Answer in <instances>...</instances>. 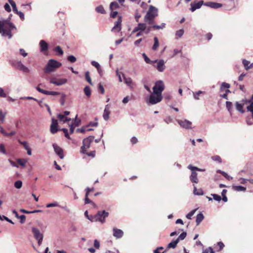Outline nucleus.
<instances>
[{
    "instance_id": "3",
    "label": "nucleus",
    "mask_w": 253,
    "mask_h": 253,
    "mask_svg": "<svg viewBox=\"0 0 253 253\" xmlns=\"http://www.w3.org/2000/svg\"><path fill=\"white\" fill-rule=\"evenodd\" d=\"M109 215V212L105 210L98 211L97 213L93 216V219H88L92 222L93 221H99L102 223H104L105 222V218Z\"/></svg>"
},
{
    "instance_id": "25",
    "label": "nucleus",
    "mask_w": 253,
    "mask_h": 253,
    "mask_svg": "<svg viewBox=\"0 0 253 253\" xmlns=\"http://www.w3.org/2000/svg\"><path fill=\"white\" fill-rule=\"evenodd\" d=\"M243 106L244 104L240 103L238 101L235 103L236 109L242 114H243L245 112L244 110H243Z\"/></svg>"
},
{
    "instance_id": "11",
    "label": "nucleus",
    "mask_w": 253,
    "mask_h": 253,
    "mask_svg": "<svg viewBox=\"0 0 253 253\" xmlns=\"http://www.w3.org/2000/svg\"><path fill=\"white\" fill-rule=\"evenodd\" d=\"M205 2L204 0H202L196 2L194 1L190 3V10L192 12L195 11L198 9H200L203 5H205Z\"/></svg>"
},
{
    "instance_id": "21",
    "label": "nucleus",
    "mask_w": 253,
    "mask_h": 253,
    "mask_svg": "<svg viewBox=\"0 0 253 253\" xmlns=\"http://www.w3.org/2000/svg\"><path fill=\"white\" fill-rule=\"evenodd\" d=\"M110 114V106L109 105L107 104L105 107L103 114V118L105 121H107L109 119Z\"/></svg>"
},
{
    "instance_id": "20",
    "label": "nucleus",
    "mask_w": 253,
    "mask_h": 253,
    "mask_svg": "<svg viewBox=\"0 0 253 253\" xmlns=\"http://www.w3.org/2000/svg\"><path fill=\"white\" fill-rule=\"evenodd\" d=\"M113 231V236L116 238L119 239L123 237L124 232L122 230L114 228Z\"/></svg>"
},
{
    "instance_id": "26",
    "label": "nucleus",
    "mask_w": 253,
    "mask_h": 253,
    "mask_svg": "<svg viewBox=\"0 0 253 253\" xmlns=\"http://www.w3.org/2000/svg\"><path fill=\"white\" fill-rule=\"evenodd\" d=\"M204 216L201 212L198 213L196 216V225H199L202 221L204 219Z\"/></svg>"
},
{
    "instance_id": "24",
    "label": "nucleus",
    "mask_w": 253,
    "mask_h": 253,
    "mask_svg": "<svg viewBox=\"0 0 253 253\" xmlns=\"http://www.w3.org/2000/svg\"><path fill=\"white\" fill-rule=\"evenodd\" d=\"M120 8L119 4L116 1H113L110 3L109 5V9L111 11H117Z\"/></svg>"
},
{
    "instance_id": "23",
    "label": "nucleus",
    "mask_w": 253,
    "mask_h": 253,
    "mask_svg": "<svg viewBox=\"0 0 253 253\" xmlns=\"http://www.w3.org/2000/svg\"><path fill=\"white\" fill-rule=\"evenodd\" d=\"M191 170V174L190 176V180L194 183H198V178L197 177V173L194 170Z\"/></svg>"
},
{
    "instance_id": "51",
    "label": "nucleus",
    "mask_w": 253,
    "mask_h": 253,
    "mask_svg": "<svg viewBox=\"0 0 253 253\" xmlns=\"http://www.w3.org/2000/svg\"><path fill=\"white\" fill-rule=\"evenodd\" d=\"M0 152L3 154H6V151L4 147V145L3 143H1L0 144Z\"/></svg>"
},
{
    "instance_id": "15",
    "label": "nucleus",
    "mask_w": 253,
    "mask_h": 253,
    "mask_svg": "<svg viewBox=\"0 0 253 253\" xmlns=\"http://www.w3.org/2000/svg\"><path fill=\"white\" fill-rule=\"evenodd\" d=\"M50 130L51 133L53 134H54L58 131V122L57 120L55 119H52V122L50 127Z\"/></svg>"
},
{
    "instance_id": "4",
    "label": "nucleus",
    "mask_w": 253,
    "mask_h": 253,
    "mask_svg": "<svg viewBox=\"0 0 253 253\" xmlns=\"http://www.w3.org/2000/svg\"><path fill=\"white\" fill-rule=\"evenodd\" d=\"M62 65L61 63L58 62L55 60L50 59L48 61L46 66L44 68L45 73H50L54 71L55 69L60 67Z\"/></svg>"
},
{
    "instance_id": "18",
    "label": "nucleus",
    "mask_w": 253,
    "mask_h": 253,
    "mask_svg": "<svg viewBox=\"0 0 253 253\" xmlns=\"http://www.w3.org/2000/svg\"><path fill=\"white\" fill-rule=\"evenodd\" d=\"M154 62H158L156 68L159 72H163L165 69V62L163 60L161 59L159 61L157 60H155Z\"/></svg>"
},
{
    "instance_id": "37",
    "label": "nucleus",
    "mask_w": 253,
    "mask_h": 253,
    "mask_svg": "<svg viewBox=\"0 0 253 253\" xmlns=\"http://www.w3.org/2000/svg\"><path fill=\"white\" fill-rule=\"evenodd\" d=\"M54 51H55L58 55H62L63 54V51L60 46H57L54 48Z\"/></svg>"
},
{
    "instance_id": "22",
    "label": "nucleus",
    "mask_w": 253,
    "mask_h": 253,
    "mask_svg": "<svg viewBox=\"0 0 253 253\" xmlns=\"http://www.w3.org/2000/svg\"><path fill=\"white\" fill-rule=\"evenodd\" d=\"M41 51L43 52L47 50L48 48V44L44 40H41L40 42Z\"/></svg>"
},
{
    "instance_id": "55",
    "label": "nucleus",
    "mask_w": 253,
    "mask_h": 253,
    "mask_svg": "<svg viewBox=\"0 0 253 253\" xmlns=\"http://www.w3.org/2000/svg\"><path fill=\"white\" fill-rule=\"evenodd\" d=\"M66 95L65 94H61V97L60 99V102L62 106L64 105L65 103V99L66 98Z\"/></svg>"
},
{
    "instance_id": "52",
    "label": "nucleus",
    "mask_w": 253,
    "mask_h": 253,
    "mask_svg": "<svg viewBox=\"0 0 253 253\" xmlns=\"http://www.w3.org/2000/svg\"><path fill=\"white\" fill-rule=\"evenodd\" d=\"M67 59L71 63H74L76 61V58L73 55H70L68 57Z\"/></svg>"
},
{
    "instance_id": "46",
    "label": "nucleus",
    "mask_w": 253,
    "mask_h": 253,
    "mask_svg": "<svg viewBox=\"0 0 253 253\" xmlns=\"http://www.w3.org/2000/svg\"><path fill=\"white\" fill-rule=\"evenodd\" d=\"M18 142L20 144L23 145L26 150L30 147L27 141H21V140H19Z\"/></svg>"
},
{
    "instance_id": "56",
    "label": "nucleus",
    "mask_w": 253,
    "mask_h": 253,
    "mask_svg": "<svg viewBox=\"0 0 253 253\" xmlns=\"http://www.w3.org/2000/svg\"><path fill=\"white\" fill-rule=\"evenodd\" d=\"M18 219H20V222L21 223V224H23L25 222V219H26V216L25 215H19L18 218Z\"/></svg>"
},
{
    "instance_id": "36",
    "label": "nucleus",
    "mask_w": 253,
    "mask_h": 253,
    "mask_svg": "<svg viewBox=\"0 0 253 253\" xmlns=\"http://www.w3.org/2000/svg\"><path fill=\"white\" fill-rule=\"evenodd\" d=\"M233 189L237 191H245L246 188L242 186H233Z\"/></svg>"
},
{
    "instance_id": "54",
    "label": "nucleus",
    "mask_w": 253,
    "mask_h": 253,
    "mask_svg": "<svg viewBox=\"0 0 253 253\" xmlns=\"http://www.w3.org/2000/svg\"><path fill=\"white\" fill-rule=\"evenodd\" d=\"M202 93H203V91H202L201 90H199L197 92L194 93H193L194 98L196 100H199V96L200 95V94H202Z\"/></svg>"
},
{
    "instance_id": "47",
    "label": "nucleus",
    "mask_w": 253,
    "mask_h": 253,
    "mask_svg": "<svg viewBox=\"0 0 253 253\" xmlns=\"http://www.w3.org/2000/svg\"><path fill=\"white\" fill-rule=\"evenodd\" d=\"M197 209H194V210H192L190 212H189L186 216V217L189 219H191V217L194 215V214L195 213V211H196Z\"/></svg>"
},
{
    "instance_id": "60",
    "label": "nucleus",
    "mask_w": 253,
    "mask_h": 253,
    "mask_svg": "<svg viewBox=\"0 0 253 253\" xmlns=\"http://www.w3.org/2000/svg\"><path fill=\"white\" fill-rule=\"evenodd\" d=\"M16 14L19 15V16L20 17V19L22 20H24V19H25L24 14L22 12L18 11V12Z\"/></svg>"
},
{
    "instance_id": "31",
    "label": "nucleus",
    "mask_w": 253,
    "mask_h": 253,
    "mask_svg": "<svg viewBox=\"0 0 253 253\" xmlns=\"http://www.w3.org/2000/svg\"><path fill=\"white\" fill-rule=\"evenodd\" d=\"M95 11L98 13L101 14H105L106 11L104 9L103 6L102 5H100L98 6H97L95 8Z\"/></svg>"
},
{
    "instance_id": "16",
    "label": "nucleus",
    "mask_w": 253,
    "mask_h": 253,
    "mask_svg": "<svg viewBox=\"0 0 253 253\" xmlns=\"http://www.w3.org/2000/svg\"><path fill=\"white\" fill-rule=\"evenodd\" d=\"M122 21V17L119 16L117 20L115 23V25L112 29L111 31H116L117 32H120L121 30V23Z\"/></svg>"
},
{
    "instance_id": "29",
    "label": "nucleus",
    "mask_w": 253,
    "mask_h": 253,
    "mask_svg": "<svg viewBox=\"0 0 253 253\" xmlns=\"http://www.w3.org/2000/svg\"><path fill=\"white\" fill-rule=\"evenodd\" d=\"M122 76L124 78L125 83L128 86H130L132 83V80L130 78H126L124 74H122Z\"/></svg>"
},
{
    "instance_id": "7",
    "label": "nucleus",
    "mask_w": 253,
    "mask_h": 253,
    "mask_svg": "<svg viewBox=\"0 0 253 253\" xmlns=\"http://www.w3.org/2000/svg\"><path fill=\"white\" fill-rule=\"evenodd\" d=\"M162 95L155 93H151L149 98V103L151 105L156 104L160 102L162 99Z\"/></svg>"
},
{
    "instance_id": "2",
    "label": "nucleus",
    "mask_w": 253,
    "mask_h": 253,
    "mask_svg": "<svg viewBox=\"0 0 253 253\" xmlns=\"http://www.w3.org/2000/svg\"><path fill=\"white\" fill-rule=\"evenodd\" d=\"M158 16V9L154 6L151 5L148 11L144 17V21L148 24H152L154 18Z\"/></svg>"
},
{
    "instance_id": "35",
    "label": "nucleus",
    "mask_w": 253,
    "mask_h": 253,
    "mask_svg": "<svg viewBox=\"0 0 253 253\" xmlns=\"http://www.w3.org/2000/svg\"><path fill=\"white\" fill-rule=\"evenodd\" d=\"M230 85L229 84L223 82L222 83V84L221 85L220 91H223L224 89H228L230 87Z\"/></svg>"
},
{
    "instance_id": "57",
    "label": "nucleus",
    "mask_w": 253,
    "mask_h": 253,
    "mask_svg": "<svg viewBox=\"0 0 253 253\" xmlns=\"http://www.w3.org/2000/svg\"><path fill=\"white\" fill-rule=\"evenodd\" d=\"M91 64L95 67L97 69L98 68H99V67H100V65H99V64L96 62V61H92L91 62Z\"/></svg>"
},
{
    "instance_id": "28",
    "label": "nucleus",
    "mask_w": 253,
    "mask_h": 253,
    "mask_svg": "<svg viewBox=\"0 0 253 253\" xmlns=\"http://www.w3.org/2000/svg\"><path fill=\"white\" fill-rule=\"evenodd\" d=\"M154 43L152 46V49L154 51L157 50L158 46H159V42L158 38L157 37L154 38Z\"/></svg>"
},
{
    "instance_id": "19",
    "label": "nucleus",
    "mask_w": 253,
    "mask_h": 253,
    "mask_svg": "<svg viewBox=\"0 0 253 253\" xmlns=\"http://www.w3.org/2000/svg\"><path fill=\"white\" fill-rule=\"evenodd\" d=\"M146 29V25L145 23H140L138 26L134 28L132 33L133 34L137 31H144Z\"/></svg>"
},
{
    "instance_id": "44",
    "label": "nucleus",
    "mask_w": 253,
    "mask_h": 253,
    "mask_svg": "<svg viewBox=\"0 0 253 253\" xmlns=\"http://www.w3.org/2000/svg\"><path fill=\"white\" fill-rule=\"evenodd\" d=\"M142 56L144 58V59L145 60V61L146 62V63H148V64H151L154 61H151L148 57V56L146 55L145 53H143L142 54Z\"/></svg>"
},
{
    "instance_id": "49",
    "label": "nucleus",
    "mask_w": 253,
    "mask_h": 253,
    "mask_svg": "<svg viewBox=\"0 0 253 253\" xmlns=\"http://www.w3.org/2000/svg\"><path fill=\"white\" fill-rule=\"evenodd\" d=\"M211 195L213 197V199L216 201H220L221 200V196L217 194H211Z\"/></svg>"
},
{
    "instance_id": "48",
    "label": "nucleus",
    "mask_w": 253,
    "mask_h": 253,
    "mask_svg": "<svg viewBox=\"0 0 253 253\" xmlns=\"http://www.w3.org/2000/svg\"><path fill=\"white\" fill-rule=\"evenodd\" d=\"M3 219L6 220L7 221H8V222H9L11 224H14L13 222L11 219L7 218L6 216H5L4 215L1 216V215H0V220H3Z\"/></svg>"
},
{
    "instance_id": "33",
    "label": "nucleus",
    "mask_w": 253,
    "mask_h": 253,
    "mask_svg": "<svg viewBox=\"0 0 253 253\" xmlns=\"http://www.w3.org/2000/svg\"><path fill=\"white\" fill-rule=\"evenodd\" d=\"M166 23H162L160 25H158L156 24L153 25V29L154 30H162L166 27Z\"/></svg>"
},
{
    "instance_id": "53",
    "label": "nucleus",
    "mask_w": 253,
    "mask_h": 253,
    "mask_svg": "<svg viewBox=\"0 0 253 253\" xmlns=\"http://www.w3.org/2000/svg\"><path fill=\"white\" fill-rule=\"evenodd\" d=\"M17 163L21 166L24 167L27 161L25 160H22L21 159H18L17 160Z\"/></svg>"
},
{
    "instance_id": "8",
    "label": "nucleus",
    "mask_w": 253,
    "mask_h": 253,
    "mask_svg": "<svg viewBox=\"0 0 253 253\" xmlns=\"http://www.w3.org/2000/svg\"><path fill=\"white\" fill-rule=\"evenodd\" d=\"M11 64L13 67L24 73H27L30 72L28 68L23 65L21 61L13 60Z\"/></svg>"
},
{
    "instance_id": "39",
    "label": "nucleus",
    "mask_w": 253,
    "mask_h": 253,
    "mask_svg": "<svg viewBox=\"0 0 253 253\" xmlns=\"http://www.w3.org/2000/svg\"><path fill=\"white\" fill-rule=\"evenodd\" d=\"M81 120L78 119V115H77L75 118L73 120V124L75 126H79L81 123Z\"/></svg>"
},
{
    "instance_id": "13",
    "label": "nucleus",
    "mask_w": 253,
    "mask_h": 253,
    "mask_svg": "<svg viewBox=\"0 0 253 253\" xmlns=\"http://www.w3.org/2000/svg\"><path fill=\"white\" fill-rule=\"evenodd\" d=\"M67 82V80L65 78L62 79H56V78H52L50 80V83L51 84H55L58 86L61 85L66 84Z\"/></svg>"
},
{
    "instance_id": "45",
    "label": "nucleus",
    "mask_w": 253,
    "mask_h": 253,
    "mask_svg": "<svg viewBox=\"0 0 253 253\" xmlns=\"http://www.w3.org/2000/svg\"><path fill=\"white\" fill-rule=\"evenodd\" d=\"M14 186L17 189H20L22 186V182L21 180H17L14 183Z\"/></svg>"
},
{
    "instance_id": "43",
    "label": "nucleus",
    "mask_w": 253,
    "mask_h": 253,
    "mask_svg": "<svg viewBox=\"0 0 253 253\" xmlns=\"http://www.w3.org/2000/svg\"><path fill=\"white\" fill-rule=\"evenodd\" d=\"M54 207H59V205L57 202H54L53 203H49L46 205V208H52Z\"/></svg>"
},
{
    "instance_id": "38",
    "label": "nucleus",
    "mask_w": 253,
    "mask_h": 253,
    "mask_svg": "<svg viewBox=\"0 0 253 253\" xmlns=\"http://www.w3.org/2000/svg\"><path fill=\"white\" fill-rule=\"evenodd\" d=\"M85 78L86 81L90 84L92 85V83L91 82V78L89 76V72L88 71H86L85 73Z\"/></svg>"
},
{
    "instance_id": "9",
    "label": "nucleus",
    "mask_w": 253,
    "mask_h": 253,
    "mask_svg": "<svg viewBox=\"0 0 253 253\" xmlns=\"http://www.w3.org/2000/svg\"><path fill=\"white\" fill-rule=\"evenodd\" d=\"M165 86L163 81L159 80L156 82L155 85L153 87V92L156 93L162 94V92L164 90Z\"/></svg>"
},
{
    "instance_id": "64",
    "label": "nucleus",
    "mask_w": 253,
    "mask_h": 253,
    "mask_svg": "<svg viewBox=\"0 0 253 253\" xmlns=\"http://www.w3.org/2000/svg\"><path fill=\"white\" fill-rule=\"evenodd\" d=\"M4 8L5 10L8 12H9L11 11V8H10L9 4L7 3L4 4Z\"/></svg>"
},
{
    "instance_id": "6",
    "label": "nucleus",
    "mask_w": 253,
    "mask_h": 253,
    "mask_svg": "<svg viewBox=\"0 0 253 253\" xmlns=\"http://www.w3.org/2000/svg\"><path fill=\"white\" fill-rule=\"evenodd\" d=\"M32 232L34 235V238L38 242L39 246H41L43 238V234L40 232V230L35 227L32 228Z\"/></svg>"
},
{
    "instance_id": "30",
    "label": "nucleus",
    "mask_w": 253,
    "mask_h": 253,
    "mask_svg": "<svg viewBox=\"0 0 253 253\" xmlns=\"http://www.w3.org/2000/svg\"><path fill=\"white\" fill-rule=\"evenodd\" d=\"M84 91L85 95L88 97H90L91 95V89L89 86H85L84 89Z\"/></svg>"
},
{
    "instance_id": "40",
    "label": "nucleus",
    "mask_w": 253,
    "mask_h": 253,
    "mask_svg": "<svg viewBox=\"0 0 253 253\" xmlns=\"http://www.w3.org/2000/svg\"><path fill=\"white\" fill-rule=\"evenodd\" d=\"M243 64L244 65V66L245 67V68L246 70H248L250 69V66H249L250 64V62L246 59H243L242 61Z\"/></svg>"
},
{
    "instance_id": "27",
    "label": "nucleus",
    "mask_w": 253,
    "mask_h": 253,
    "mask_svg": "<svg viewBox=\"0 0 253 253\" xmlns=\"http://www.w3.org/2000/svg\"><path fill=\"white\" fill-rule=\"evenodd\" d=\"M178 243V242L176 240L172 241V242H171L168 245L166 250H168V249H169L170 248H172V249L175 248Z\"/></svg>"
},
{
    "instance_id": "5",
    "label": "nucleus",
    "mask_w": 253,
    "mask_h": 253,
    "mask_svg": "<svg viewBox=\"0 0 253 253\" xmlns=\"http://www.w3.org/2000/svg\"><path fill=\"white\" fill-rule=\"evenodd\" d=\"M94 137L90 135L84 139L83 141V146L81 147V152L86 153V149L90 147V143L93 141Z\"/></svg>"
},
{
    "instance_id": "63",
    "label": "nucleus",
    "mask_w": 253,
    "mask_h": 253,
    "mask_svg": "<svg viewBox=\"0 0 253 253\" xmlns=\"http://www.w3.org/2000/svg\"><path fill=\"white\" fill-rule=\"evenodd\" d=\"M19 51H20V54L23 57H26L28 54L26 52L25 50L23 48H20L19 49Z\"/></svg>"
},
{
    "instance_id": "34",
    "label": "nucleus",
    "mask_w": 253,
    "mask_h": 253,
    "mask_svg": "<svg viewBox=\"0 0 253 253\" xmlns=\"http://www.w3.org/2000/svg\"><path fill=\"white\" fill-rule=\"evenodd\" d=\"M226 106L228 110V111L229 112L230 115L232 116V103L230 101H226Z\"/></svg>"
},
{
    "instance_id": "42",
    "label": "nucleus",
    "mask_w": 253,
    "mask_h": 253,
    "mask_svg": "<svg viewBox=\"0 0 253 253\" xmlns=\"http://www.w3.org/2000/svg\"><path fill=\"white\" fill-rule=\"evenodd\" d=\"M186 235H187V233H186V232H182V233H181V234H180V235L179 236V237H178L177 238V239H176V240H177V241H178V242H179V241L180 240H184V239L185 238V237H186Z\"/></svg>"
},
{
    "instance_id": "41",
    "label": "nucleus",
    "mask_w": 253,
    "mask_h": 253,
    "mask_svg": "<svg viewBox=\"0 0 253 253\" xmlns=\"http://www.w3.org/2000/svg\"><path fill=\"white\" fill-rule=\"evenodd\" d=\"M188 169H190V170H198V171H205V169H201L200 168H198L196 167H194V166H192L191 165H190L188 166Z\"/></svg>"
},
{
    "instance_id": "12",
    "label": "nucleus",
    "mask_w": 253,
    "mask_h": 253,
    "mask_svg": "<svg viewBox=\"0 0 253 253\" xmlns=\"http://www.w3.org/2000/svg\"><path fill=\"white\" fill-rule=\"evenodd\" d=\"M177 122L182 128L185 129H191L192 128V122L187 120H178Z\"/></svg>"
},
{
    "instance_id": "14",
    "label": "nucleus",
    "mask_w": 253,
    "mask_h": 253,
    "mask_svg": "<svg viewBox=\"0 0 253 253\" xmlns=\"http://www.w3.org/2000/svg\"><path fill=\"white\" fill-rule=\"evenodd\" d=\"M52 146L55 153L59 156L61 159H63L64 157L63 149L55 143L52 144Z\"/></svg>"
},
{
    "instance_id": "1",
    "label": "nucleus",
    "mask_w": 253,
    "mask_h": 253,
    "mask_svg": "<svg viewBox=\"0 0 253 253\" xmlns=\"http://www.w3.org/2000/svg\"><path fill=\"white\" fill-rule=\"evenodd\" d=\"M13 29L16 30L15 26L11 23L9 19L0 20V33L2 36H8V39L12 37L11 31Z\"/></svg>"
},
{
    "instance_id": "50",
    "label": "nucleus",
    "mask_w": 253,
    "mask_h": 253,
    "mask_svg": "<svg viewBox=\"0 0 253 253\" xmlns=\"http://www.w3.org/2000/svg\"><path fill=\"white\" fill-rule=\"evenodd\" d=\"M184 30L183 29H180L178 31H177L176 32V36L179 38L181 37L184 34Z\"/></svg>"
},
{
    "instance_id": "17",
    "label": "nucleus",
    "mask_w": 253,
    "mask_h": 253,
    "mask_svg": "<svg viewBox=\"0 0 253 253\" xmlns=\"http://www.w3.org/2000/svg\"><path fill=\"white\" fill-rule=\"evenodd\" d=\"M205 5L213 9H218L222 6L221 3L211 1L205 2Z\"/></svg>"
},
{
    "instance_id": "32",
    "label": "nucleus",
    "mask_w": 253,
    "mask_h": 253,
    "mask_svg": "<svg viewBox=\"0 0 253 253\" xmlns=\"http://www.w3.org/2000/svg\"><path fill=\"white\" fill-rule=\"evenodd\" d=\"M193 193L195 195L200 196V195H204V192H203L202 189H197L195 186L194 187Z\"/></svg>"
},
{
    "instance_id": "62",
    "label": "nucleus",
    "mask_w": 253,
    "mask_h": 253,
    "mask_svg": "<svg viewBox=\"0 0 253 253\" xmlns=\"http://www.w3.org/2000/svg\"><path fill=\"white\" fill-rule=\"evenodd\" d=\"M62 131H63L64 133V135H65V136L68 138V139H70V137L69 135V134H68V130L67 128H63L62 129Z\"/></svg>"
},
{
    "instance_id": "61",
    "label": "nucleus",
    "mask_w": 253,
    "mask_h": 253,
    "mask_svg": "<svg viewBox=\"0 0 253 253\" xmlns=\"http://www.w3.org/2000/svg\"><path fill=\"white\" fill-rule=\"evenodd\" d=\"M153 29V25L151 26L146 27V29L144 30L146 34H148Z\"/></svg>"
},
{
    "instance_id": "10",
    "label": "nucleus",
    "mask_w": 253,
    "mask_h": 253,
    "mask_svg": "<svg viewBox=\"0 0 253 253\" xmlns=\"http://www.w3.org/2000/svg\"><path fill=\"white\" fill-rule=\"evenodd\" d=\"M40 86L44 87V85L42 84H40L36 87V89L40 93L45 95H58L60 94L59 92L54 91H47L42 89Z\"/></svg>"
},
{
    "instance_id": "58",
    "label": "nucleus",
    "mask_w": 253,
    "mask_h": 253,
    "mask_svg": "<svg viewBox=\"0 0 253 253\" xmlns=\"http://www.w3.org/2000/svg\"><path fill=\"white\" fill-rule=\"evenodd\" d=\"M210 252V253H214L213 249L211 247H209V248L203 251L202 253H209Z\"/></svg>"
},
{
    "instance_id": "59",
    "label": "nucleus",
    "mask_w": 253,
    "mask_h": 253,
    "mask_svg": "<svg viewBox=\"0 0 253 253\" xmlns=\"http://www.w3.org/2000/svg\"><path fill=\"white\" fill-rule=\"evenodd\" d=\"M94 247L96 249H99L100 248V242L97 240H95L94 241Z\"/></svg>"
}]
</instances>
